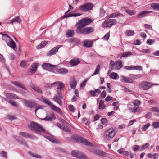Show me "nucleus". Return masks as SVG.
<instances>
[{"label": "nucleus", "instance_id": "58", "mask_svg": "<svg viewBox=\"0 0 159 159\" xmlns=\"http://www.w3.org/2000/svg\"><path fill=\"white\" fill-rule=\"evenodd\" d=\"M20 134L22 135L23 137L25 138L29 137V134L25 132H20Z\"/></svg>", "mask_w": 159, "mask_h": 159}, {"label": "nucleus", "instance_id": "8", "mask_svg": "<svg viewBox=\"0 0 159 159\" xmlns=\"http://www.w3.org/2000/svg\"><path fill=\"white\" fill-rule=\"evenodd\" d=\"M72 155L75 157L80 159H87V157L85 154L79 151H73L71 152Z\"/></svg>", "mask_w": 159, "mask_h": 159}, {"label": "nucleus", "instance_id": "55", "mask_svg": "<svg viewBox=\"0 0 159 159\" xmlns=\"http://www.w3.org/2000/svg\"><path fill=\"white\" fill-rule=\"evenodd\" d=\"M134 105L133 104V102H129L127 104V107L131 111L132 108H133Z\"/></svg>", "mask_w": 159, "mask_h": 159}, {"label": "nucleus", "instance_id": "4", "mask_svg": "<svg viewBox=\"0 0 159 159\" xmlns=\"http://www.w3.org/2000/svg\"><path fill=\"white\" fill-rule=\"evenodd\" d=\"M115 134L114 129L112 128H110L105 132L104 138L106 141L110 140L114 137Z\"/></svg>", "mask_w": 159, "mask_h": 159}, {"label": "nucleus", "instance_id": "45", "mask_svg": "<svg viewBox=\"0 0 159 159\" xmlns=\"http://www.w3.org/2000/svg\"><path fill=\"white\" fill-rule=\"evenodd\" d=\"M12 89L11 90L12 91H15L16 92H17L18 93H19L20 94H21L22 95H23L24 94V93H25V92L23 90H19L17 89L14 88V87L12 88Z\"/></svg>", "mask_w": 159, "mask_h": 159}, {"label": "nucleus", "instance_id": "47", "mask_svg": "<svg viewBox=\"0 0 159 159\" xmlns=\"http://www.w3.org/2000/svg\"><path fill=\"white\" fill-rule=\"evenodd\" d=\"M6 118L11 121L16 118L14 116L11 115H7L6 116Z\"/></svg>", "mask_w": 159, "mask_h": 159}, {"label": "nucleus", "instance_id": "36", "mask_svg": "<svg viewBox=\"0 0 159 159\" xmlns=\"http://www.w3.org/2000/svg\"><path fill=\"white\" fill-rule=\"evenodd\" d=\"M21 19L20 18L19 16L15 17L13 19L11 20L10 21L11 23H20L21 21Z\"/></svg>", "mask_w": 159, "mask_h": 159}, {"label": "nucleus", "instance_id": "49", "mask_svg": "<svg viewBox=\"0 0 159 159\" xmlns=\"http://www.w3.org/2000/svg\"><path fill=\"white\" fill-rule=\"evenodd\" d=\"M150 124H148L147 125H143L142 126L141 129L143 131H146L150 125Z\"/></svg>", "mask_w": 159, "mask_h": 159}, {"label": "nucleus", "instance_id": "41", "mask_svg": "<svg viewBox=\"0 0 159 159\" xmlns=\"http://www.w3.org/2000/svg\"><path fill=\"white\" fill-rule=\"evenodd\" d=\"M151 7L154 10H157L159 11V3H153L151 4Z\"/></svg>", "mask_w": 159, "mask_h": 159}, {"label": "nucleus", "instance_id": "64", "mask_svg": "<svg viewBox=\"0 0 159 159\" xmlns=\"http://www.w3.org/2000/svg\"><path fill=\"white\" fill-rule=\"evenodd\" d=\"M88 80V79H86L82 83L80 84V86L81 87H84L85 86L87 83Z\"/></svg>", "mask_w": 159, "mask_h": 159}, {"label": "nucleus", "instance_id": "30", "mask_svg": "<svg viewBox=\"0 0 159 159\" xmlns=\"http://www.w3.org/2000/svg\"><path fill=\"white\" fill-rule=\"evenodd\" d=\"M77 84L74 78L71 79L70 82V85L72 89H75Z\"/></svg>", "mask_w": 159, "mask_h": 159}, {"label": "nucleus", "instance_id": "61", "mask_svg": "<svg viewBox=\"0 0 159 159\" xmlns=\"http://www.w3.org/2000/svg\"><path fill=\"white\" fill-rule=\"evenodd\" d=\"M0 154L2 157L7 158V153L6 152L2 151L1 152Z\"/></svg>", "mask_w": 159, "mask_h": 159}, {"label": "nucleus", "instance_id": "21", "mask_svg": "<svg viewBox=\"0 0 159 159\" xmlns=\"http://www.w3.org/2000/svg\"><path fill=\"white\" fill-rule=\"evenodd\" d=\"M80 62V60L77 58H74L70 60V64L72 66H76Z\"/></svg>", "mask_w": 159, "mask_h": 159}, {"label": "nucleus", "instance_id": "2", "mask_svg": "<svg viewBox=\"0 0 159 159\" xmlns=\"http://www.w3.org/2000/svg\"><path fill=\"white\" fill-rule=\"evenodd\" d=\"M28 127L30 130L35 132H44L45 130L40 125L34 122H31L28 125Z\"/></svg>", "mask_w": 159, "mask_h": 159}, {"label": "nucleus", "instance_id": "59", "mask_svg": "<svg viewBox=\"0 0 159 159\" xmlns=\"http://www.w3.org/2000/svg\"><path fill=\"white\" fill-rule=\"evenodd\" d=\"M152 125L155 128H157L159 127V122H154L152 123Z\"/></svg>", "mask_w": 159, "mask_h": 159}, {"label": "nucleus", "instance_id": "35", "mask_svg": "<svg viewBox=\"0 0 159 159\" xmlns=\"http://www.w3.org/2000/svg\"><path fill=\"white\" fill-rule=\"evenodd\" d=\"M3 98L5 100L7 101L12 106L15 107H19V104H17L16 102H15L14 101L11 100L7 101L6 98Z\"/></svg>", "mask_w": 159, "mask_h": 159}, {"label": "nucleus", "instance_id": "42", "mask_svg": "<svg viewBox=\"0 0 159 159\" xmlns=\"http://www.w3.org/2000/svg\"><path fill=\"white\" fill-rule=\"evenodd\" d=\"M125 33L128 36H131L134 35L135 32L134 30H129L126 31Z\"/></svg>", "mask_w": 159, "mask_h": 159}, {"label": "nucleus", "instance_id": "46", "mask_svg": "<svg viewBox=\"0 0 159 159\" xmlns=\"http://www.w3.org/2000/svg\"><path fill=\"white\" fill-rule=\"evenodd\" d=\"M104 101L101 100L99 102V109H103L105 107V106L104 105Z\"/></svg>", "mask_w": 159, "mask_h": 159}, {"label": "nucleus", "instance_id": "51", "mask_svg": "<svg viewBox=\"0 0 159 159\" xmlns=\"http://www.w3.org/2000/svg\"><path fill=\"white\" fill-rule=\"evenodd\" d=\"M125 11L127 13L131 16L134 15L136 13L135 11L133 10H126Z\"/></svg>", "mask_w": 159, "mask_h": 159}, {"label": "nucleus", "instance_id": "11", "mask_svg": "<svg viewBox=\"0 0 159 159\" xmlns=\"http://www.w3.org/2000/svg\"><path fill=\"white\" fill-rule=\"evenodd\" d=\"M54 85H56V86L58 87L57 88V91H61V93L63 90V88L65 87V85L64 84L60 81L56 82L51 84V85L52 86H53Z\"/></svg>", "mask_w": 159, "mask_h": 159}, {"label": "nucleus", "instance_id": "15", "mask_svg": "<svg viewBox=\"0 0 159 159\" xmlns=\"http://www.w3.org/2000/svg\"><path fill=\"white\" fill-rule=\"evenodd\" d=\"M62 46L61 45H57L53 48L52 49L48 52L47 55L50 56L55 54L57 51L58 49Z\"/></svg>", "mask_w": 159, "mask_h": 159}, {"label": "nucleus", "instance_id": "17", "mask_svg": "<svg viewBox=\"0 0 159 159\" xmlns=\"http://www.w3.org/2000/svg\"><path fill=\"white\" fill-rule=\"evenodd\" d=\"M38 65L37 63H35L32 65L30 68V70L28 72L29 75H31L35 73L37 68Z\"/></svg>", "mask_w": 159, "mask_h": 159}, {"label": "nucleus", "instance_id": "7", "mask_svg": "<svg viewBox=\"0 0 159 159\" xmlns=\"http://www.w3.org/2000/svg\"><path fill=\"white\" fill-rule=\"evenodd\" d=\"M57 93L58 95H55L53 98L54 101L58 103L60 106L62 104V99L63 98L62 95L61 91H57Z\"/></svg>", "mask_w": 159, "mask_h": 159}, {"label": "nucleus", "instance_id": "32", "mask_svg": "<svg viewBox=\"0 0 159 159\" xmlns=\"http://www.w3.org/2000/svg\"><path fill=\"white\" fill-rule=\"evenodd\" d=\"M7 45L11 48L14 49L15 50L16 49V45L15 43L13 41V40L11 39V41H10V42L7 43Z\"/></svg>", "mask_w": 159, "mask_h": 159}, {"label": "nucleus", "instance_id": "50", "mask_svg": "<svg viewBox=\"0 0 159 159\" xmlns=\"http://www.w3.org/2000/svg\"><path fill=\"white\" fill-rule=\"evenodd\" d=\"M149 145L148 143H146L145 144L142 145L140 147V150L143 151Z\"/></svg>", "mask_w": 159, "mask_h": 159}, {"label": "nucleus", "instance_id": "57", "mask_svg": "<svg viewBox=\"0 0 159 159\" xmlns=\"http://www.w3.org/2000/svg\"><path fill=\"white\" fill-rule=\"evenodd\" d=\"M110 64L111 66L110 67V68L111 69L110 70V71H111V70H112L113 69V67L114 66L115 64L113 61L111 60L110 61Z\"/></svg>", "mask_w": 159, "mask_h": 159}, {"label": "nucleus", "instance_id": "16", "mask_svg": "<svg viewBox=\"0 0 159 159\" xmlns=\"http://www.w3.org/2000/svg\"><path fill=\"white\" fill-rule=\"evenodd\" d=\"M6 97L7 98L18 99L20 98V97L16 95L13 93H5Z\"/></svg>", "mask_w": 159, "mask_h": 159}, {"label": "nucleus", "instance_id": "60", "mask_svg": "<svg viewBox=\"0 0 159 159\" xmlns=\"http://www.w3.org/2000/svg\"><path fill=\"white\" fill-rule=\"evenodd\" d=\"M105 12L102 8H101L100 9V16L103 17L104 16Z\"/></svg>", "mask_w": 159, "mask_h": 159}, {"label": "nucleus", "instance_id": "54", "mask_svg": "<svg viewBox=\"0 0 159 159\" xmlns=\"http://www.w3.org/2000/svg\"><path fill=\"white\" fill-rule=\"evenodd\" d=\"M133 103L134 105L137 106H139L141 104V102L139 100H134Z\"/></svg>", "mask_w": 159, "mask_h": 159}, {"label": "nucleus", "instance_id": "40", "mask_svg": "<svg viewBox=\"0 0 159 159\" xmlns=\"http://www.w3.org/2000/svg\"><path fill=\"white\" fill-rule=\"evenodd\" d=\"M110 77L112 79L115 80L117 79L119 77L117 74L114 72H112L110 75Z\"/></svg>", "mask_w": 159, "mask_h": 159}, {"label": "nucleus", "instance_id": "33", "mask_svg": "<svg viewBox=\"0 0 159 159\" xmlns=\"http://www.w3.org/2000/svg\"><path fill=\"white\" fill-rule=\"evenodd\" d=\"M133 55V53L131 52H125L121 54L120 58H121V57H127Z\"/></svg>", "mask_w": 159, "mask_h": 159}, {"label": "nucleus", "instance_id": "10", "mask_svg": "<svg viewBox=\"0 0 159 159\" xmlns=\"http://www.w3.org/2000/svg\"><path fill=\"white\" fill-rule=\"evenodd\" d=\"M57 67H55L53 69L52 71L56 74H61L64 75L68 72V70L65 68H62L61 69H58Z\"/></svg>", "mask_w": 159, "mask_h": 159}, {"label": "nucleus", "instance_id": "38", "mask_svg": "<svg viewBox=\"0 0 159 159\" xmlns=\"http://www.w3.org/2000/svg\"><path fill=\"white\" fill-rule=\"evenodd\" d=\"M74 34V31L71 30H69L66 33V35L67 37H72Z\"/></svg>", "mask_w": 159, "mask_h": 159}, {"label": "nucleus", "instance_id": "5", "mask_svg": "<svg viewBox=\"0 0 159 159\" xmlns=\"http://www.w3.org/2000/svg\"><path fill=\"white\" fill-rule=\"evenodd\" d=\"M117 23L116 20L114 19H107L105 20L102 24L104 28L109 27Z\"/></svg>", "mask_w": 159, "mask_h": 159}, {"label": "nucleus", "instance_id": "6", "mask_svg": "<svg viewBox=\"0 0 159 159\" xmlns=\"http://www.w3.org/2000/svg\"><path fill=\"white\" fill-rule=\"evenodd\" d=\"M93 7V4L90 3H87L80 5L79 7L80 10L82 12H85L91 10Z\"/></svg>", "mask_w": 159, "mask_h": 159}, {"label": "nucleus", "instance_id": "31", "mask_svg": "<svg viewBox=\"0 0 159 159\" xmlns=\"http://www.w3.org/2000/svg\"><path fill=\"white\" fill-rule=\"evenodd\" d=\"M45 137L51 142L55 143H59V142L54 138L50 136H45Z\"/></svg>", "mask_w": 159, "mask_h": 159}, {"label": "nucleus", "instance_id": "43", "mask_svg": "<svg viewBox=\"0 0 159 159\" xmlns=\"http://www.w3.org/2000/svg\"><path fill=\"white\" fill-rule=\"evenodd\" d=\"M68 15V17H72V16H74L76 17L80 16L82 15L80 13H73L72 12L70 13L69 14H67Z\"/></svg>", "mask_w": 159, "mask_h": 159}, {"label": "nucleus", "instance_id": "23", "mask_svg": "<svg viewBox=\"0 0 159 159\" xmlns=\"http://www.w3.org/2000/svg\"><path fill=\"white\" fill-rule=\"evenodd\" d=\"M68 42L70 43L74 44L75 45H78L80 43V41L76 38H71L68 40Z\"/></svg>", "mask_w": 159, "mask_h": 159}, {"label": "nucleus", "instance_id": "39", "mask_svg": "<svg viewBox=\"0 0 159 159\" xmlns=\"http://www.w3.org/2000/svg\"><path fill=\"white\" fill-rule=\"evenodd\" d=\"M47 43H48L46 41H42L41 42L40 45L37 47V48L38 49H41L46 46Z\"/></svg>", "mask_w": 159, "mask_h": 159}, {"label": "nucleus", "instance_id": "3", "mask_svg": "<svg viewBox=\"0 0 159 159\" xmlns=\"http://www.w3.org/2000/svg\"><path fill=\"white\" fill-rule=\"evenodd\" d=\"M43 102H44L47 105L50 106L52 109L54 111L59 114L61 115H62L63 114L62 112L59 107L53 105L51 102L49 101L48 99L46 98H41L40 100Z\"/></svg>", "mask_w": 159, "mask_h": 159}, {"label": "nucleus", "instance_id": "19", "mask_svg": "<svg viewBox=\"0 0 159 159\" xmlns=\"http://www.w3.org/2000/svg\"><path fill=\"white\" fill-rule=\"evenodd\" d=\"M152 12L150 11H141L138 15V17L142 18L148 16V14Z\"/></svg>", "mask_w": 159, "mask_h": 159}, {"label": "nucleus", "instance_id": "14", "mask_svg": "<svg viewBox=\"0 0 159 159\" xmlns=\"http://www.w3.org/2000/svg\"><path fill=\"white\" fill-rule=\"evenodd\" d=\"M23 102L25 106L29 108L34 107L37 105V104L35 102L31 101L24 100Z\"/></svg>", "mask_w": 159, "mask_h": 159}, {"label": "nucleus", "instance_id": "25", "mask_svg": "<svg viewBox=\"0 0 159 159\" xmlns=\"http://www.w3.org/2000/svg\"><path fill=\"white\" fill-rule=\"evenodd\" d=\"M0 34L2 35V40H4L7 43H8L10 41H11V39L8 35L5 34H3L2 33H1Z\"/></svg>", "mask_w": 159, "mask_h": 159}, {"label": "nucleus", "instance_id": "22", "mask_svg": "<svg viewBox=\"0 0 159 159\" xmlns=\"http://www.w3.org/2000/svg\"><path fill=\"white\" fill-rule=\"evenodd\" d=\"M57 125L58 127H60L63 130L68 132H70L71 131V129L70 128L67 127L62 124L57 123Z\"/></svg>", "mask_w": 159, "mask_h": 159}, {"label": "nucleus", "instance_id": "56", "mask_svg": "<svg viewBox=\"0 0 159 159\" xmlns=\"http://www.w3.org/2000/svg\"><path fill=\"white\" fill-rule=\"evenodd\" d=\"M101 121L102 124L104 125H106L107 124V120L106 118H102Z\"/></svg>", "mask_w": 159, "mask_h": 159}, {"label": "nucleus", "instance_id": "1", "mask_svg": "<svg viewBox=\"0 0 159 159\" xmlns=\"http://www.w3.org/2000/svg\"><path fill=\"white\" fill-rule=\"evenodd\" d=\"M92 22V20L89 18H84L81 19L77 23L75 26L77 27L76 29V32L80 34L84 35L93 32L94 29L92 27H84L90 24Z\"/></svg>", "mask_w": 159, "mask_h": 159}, {"label": "nucleus", "instance_id": "44", "mask_svg": "<svg viewBox=\"0 0 159 159\" xmlns=\"http://www.w3.org/2000/svg\"><path fill=\"white\" fill-rule=\"evenodd\" d=\"M100 65H98L94 72L93 73L92 76H93L95 75L98 74L100 70Z\"/></svg>", "mask_w": 159, "mask_h": 159}, {"label": "nucleus", "instance_id": "29", "mask_svg": "<svg viewBox=\"0 0 159 159\" xmlns=\"http://www.w3.org/2000/svg\"><path fill=\"white\" fill-rule=\"evenodd\" d=\"M115 69L119 70L123 66L122 62L120 60H119L116 62L115 63Z\"/></svg>", "mask_w": 159, "mask_h": 159}, {"label": "nucleus", "instance_id": "27", "mask_svg": "<svg viewBox=\"0 0 159 159\" xmlns=\"http://www.w3.org/2000/svg\"><path fill=\"white\" fill-rule=\"evenodd\" d=\"M54 116V115L53 113H51L47 115L46 117L42 119V120L45 121H51L52 120V119Z\"/></svg>", "mask_w": 159, "mask_h": 159}, {"label": "nucleus", "instance_id": "20", "mask_svg": "<svg viewBox=\"0 0 159 159\" xmlns=\"http://www.w3.org/2000/svg\"><path fill=\"white\" fill-rule=\"evenodd\" d=\"M120 78L121 81L125 83H133L134 82L131 79L127 77L122 76L120 77Z\"/></svg>", "mask_w": 159, "mask_h": 159}, {"label": "nucleus", "instance_id": "53", "mask_svg": "<svg viewBox=\"0 0 159 159\" xmlns=\"http://www.w3.org/2000/svg\"><path fill=\"white\" fill-rule=\"evenodd\" d=\"M142 70V67L140 66H133V70Z\"/></svg>", "mask_w": 159, "mask_h": 159}, {"label": "nucleus", "instance_id": "48", "mask_svg": "<svg viewBox=\"0 0 159 159\" xmlns=\"http://www.w3.org/2000/svg\"><path fill=\"white\" fill-rule=\"evenodd\" d=\"M140 110L139 108L137 106L134 107L131 111L132 112H138Z\"/></svg>", "mask_w": 159, "mask_h": 159}, {"label": "nucleus", "instance_id": "13", "mask_svg": "<svg viewBox=\"0 0 159 159\" xmlns=\"http://www.w3.org/2000/svg\"><path fill=\"white\" fill-rule=\"evenodd\" d=\"M76 141L77 142L81 143L87 146L90 147L93 146V145L91 143L88 141L86 139L81 137L77 138Z\"/></svg>", "mask_w": 159, "mask_h": 159}, {"label": "nucleus", "instance_id": "63", "mask_svg": "<svg viewBox=\"0 0 159 159\" xmlns=\"http://www.w3.org/2000/svg\"><path fill=\"white\" fill-rule=\"evenodd\" d=\"M106 93L105 91H103L101 94V98L102 99H103L106 97Z\"/></svg>", "mask_w": 159, "mask_h": 159}, {"label": "nucleus", "instance_id": "26", "mask_svg": "<svg viewBox=\"0 0 159 159\" xmlns=\"http://www.w3.org/2000/svg\"><path fill=\"white\" fill-rule=\"evenodd\" d=\"M120 154L125 155L127 157L129 156L130 154V152L128 151H125L124 150L123 148H121L119 149L117 151Z\"/></svg>", "mask_w": 159, "mask_h": 159}, {"label": "nucleus", "instance_id": "28", "mask_svg": "<svg viewBox=\"0 0 159 159\" xmlns=\"http://www.w3.org/2000/svg\"><path fill=\"white\" fill-rule=\"evenodd\" d=\"M83 46L86 48L90 47L92 46V42H91L88 40H84L82 43Z\"/></svg>", "mask_w": 159, "mask_h": 159}, {"label": "nucleus", "instance_id": "24", "mask_svg": "<svg viewBox=\"0 0 159 159\" xmlns=\"http://www.w3.org/2000/svg\"><path fill=\"white\" fill-rule=\"evenodd\" d=\"M91 152L93 153L101 156H105L106 154L101 150H92Z\"/></svg>", "mask_w": 159, "mask_h": 159}, {"label": "nucleus", "instance_id": "18", "mask_svg": "<svg viewBox=\"0 0 159 159\" xmlns=\"http://www.w3.org/2000/svg\"><path fill=\"white\" fill-rule=\"evenodd\" d=\"M11 83L16 86L20 88L25 90H26L27 89L26 87L24 85L19 81H12Z\"/></svg>", "mask_w": 159, "mask_h": 159}, {"label": "nucleus", "instance_id": "62", "mask_svg": "<svg viewBox=\"0 0 159 159\" xmlns=\"http://www.w3.org/2000/svg\"><path fill=\"white\" fill-rule=\"evenodd\" d=\"M29 153L30 154L31 156H33L36 158H42L41 156L39 155H34L33 154H32L31 152H29Z\"/></svg>", "mask_w": 159, "mask_h": 159}, {"label": "nucleus", "instance_id": "12", "mask_svg": "<svg viewBox=\"0 0 159 159\" xmlns=\"http://www.w3.org/2000/svg\"><path fill=\"white\" fill-rule=\"evenodd\" d=\"M140 87L143 90H147L152 86L150 83L147 81H143L139 84Z\"/></svg>", "mask_w": 159, "mask_h": 159}, {"label": "nucleus", "instance_id": "34", "mask_svg": "<svg viewBox=\"0 0 159 159\" xmlns=\"http://www.w3.org/2000/svg\"><path fill=\"white\" fill-rule=\"evenodd\" d=\"M31 88L35 91L38 92V93L42 94V90L39 87L36 86L34 85H31Z\"/></svg>", "mask_w": 159, "mask_h": 159}, {"label": "nucleus", "instance_id": "9", "mask_svg": "<svg viewBox=\"0 0 159 159\" xmlns=\"http://www.w3.org/2000/svg\"><path fill=\"white\" fill-rule=\"evenodd\" d=\"M58 66L57 65H55L48 63H43L42 65V67L44 69L51 71H52V70L57 67Z\"/></svg>", "mask_w": 159, "mask_h": 159}, {"label": "nucleus", "instance_id": "52", "mask_svg": "<svg viewBox=\"0 0 159 159\" xmlns=\"http://www.w3.org/2000/svg\"><path fill=\"white\" fill-rule=\"evenodd\" d=\"M142 76V75H131V77L134 79H137L141 78Z\"/></svg>", "mask_w": 159, "mask_h": 159}, {"label": "nucleus", "instance_id": "37", "mask_svg": "<svg viewBox=\"0 0 159 159\" xmlns=\"http://www.w3.org/2000/svg\"><path fill=\"white\" fill-rule=\"evenodd\" d=\"M15 138L17 141H18L21 144H22L24 145L27 146V144L26 143L25 141H24L23 140H20V138L17 136H14Z\"/></svg>", "mask_w": 159, "mask_h": 159}]
</instances>
